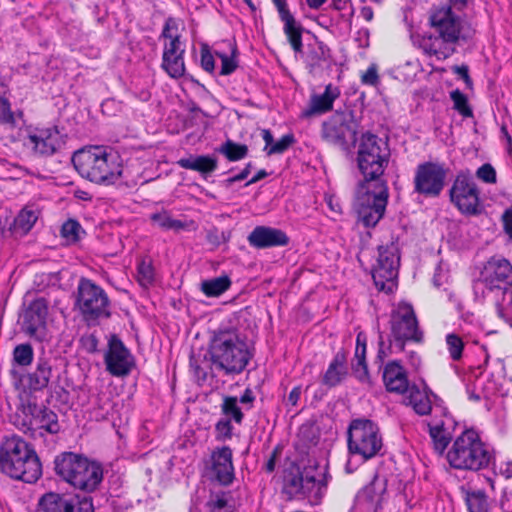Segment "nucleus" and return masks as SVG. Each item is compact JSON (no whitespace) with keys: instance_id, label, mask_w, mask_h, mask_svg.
Returning <instances> with one entry per match:
<instances>
[{"instance_id":"obj_11","label":"nucleus","mask_w":512,"mask_h":512,"mask_svg":"<svg viewBox=\"0 0 512 512\" xmlns=\"http://www.w3.org/2000/svg\"><path fill=\"white\" fill-rule=\"evenodd\" d=\"M389 347L394 344L397 351H404L409 341L421 343L423 332L419 328L416 313L411 303L400 302L390 318ZM391 350V348H389Z\"/></svg>"},{"instance_id":"obj_4","label":"nucleus","mask_w":512,"mask_h":512,"mask_svg":"<svg viewBox=\"0 0 512 512\" xmlns=\"http://www.w3.org/2000/svg\"><path fill=\"white\" fill-rule=\"evenodd\" d=\"M71 161L79 175L92 183L110 186L122 178L121 157L110 146H85L73 153Z\"/></svg>"},{"instance_id":"obj_64","label":"nucleus","mask_w":512,"mask_h":512,"mask_svg":"<svg viewBox=\"0 0 512 512\" xmlns=\"http://www.w3.org/2000/svg\"><path fill=\"white\" fill-rule=\"evenodd\" d=\"M256 397L253 392V390L250 387H247L243 394L238 399V402H240L242 405L246 406V409L249 410L253 407V403L255 401Z\"/></svg>"},{"instance_id":"obj_32","label":"nucleus","mask_w":512,"mask_h":512,"mask_svg":"<svg viewBox=\"0 0 512 512\" xmlns=\"http://www.w3.org/2000/svg\"><path fill=\"white\" fill-rule=\"evenodd\" d=\"M347 352L341 348L334 355L329 366L322 377V384L328 388H334L340 385L348 376Z\"/></svg>"},{"instance_id":"obj_44","label":"nucleus","mask_w":512,"mask_h":512,"mask_svg":"<svg viewBox=\"0 0 512 512\" xmlns=\"http://www.w3.org/2000/svg\"><path fill=\"white\" fill-rule=\"evenodd\" d=\"M465 502L468 512H488L487 495L483 490L467 492Z\"/></svg>"},{"instance_id":"obj_54","label":"nucleus","mask_w":512,"mask_h":512,"mask_svg":"<svg viewBox=\"0 0 512 512\" xmlns=\"http://www.w3.org/2000/svg\"><path fill=\"white\" fill-rule=\"evenodd\" d=\"M361 82L364 85L376 87L380 83L378 69L376 64H371L362 74Z\"/></svg>"},{"instance_id":"obj_56","label":"nucleus","mask_w":512,"mask_h":512,"mask_svg":"<svg viewBox=\"0 0 512 512\" xmlns=\"http://www.w3.org/2000/svg\"><path fill=\"white\" fill-rule=\"evenodd\" d=\"M299 435L302 441L309 445H316L318 443L319 437L311 425H302L299 431Z\"/></svg>"},{"instance_id":"obj_23","label":"nucleus","mask_w":512,"mask_h":512,"mask_svg":"<svg viewBox=\"0 0 512 512\" xmlns=\"http://www.w3.org/2000/svg\"><path fill=\"white\" fill-rule=\"evenodd\" d=\"M212 480L222 486H229L235 478L233 451L229 446L217 447L211 453Z\"/></svg>"},{"instance_id":"obj_43","label":"nucleus","mask_w":512,"mask_h":512,"mask_svg":"<svg viewBox=\"0 0 512 512\" xmlns=\"http://www.w3.org/2000/svg\"><path fill=\"white\" fill-rule=\"evenodd\" d=\"M80 233L85 234V231L82 229L81 224L73 218H69L66 220L60 229V235L64 238L67 244H76L80 241L81 236Z\"/></svg>"},{"instance_id":"obj_8","label":"nucleus","mask_w":512,"mask_h":512,"mask_svg":"<svg viewBox=\"0 0 512 512\" xmlns=\"http://www.w3.org/2000/svg\"><path fill=\"white\" fill-rule=\"evenodd\" d=\"M74 308L78 309L82 321L95 327L102 319L112 316L111 300L106 291L93 280L81 277L75 293Z\"/></svg>"},{"instance_id":"obj_5","label":"nucleus","mask_w":512,"mask_h":512,"mask_svg":"<svg viewBox=\"0 0 512 512\" xmlns=\"http://www.w3.org/2000/svg\"><path fill=\"white\" fill-rule=\"evenodd\" d=\"M318 463L301 468L296 462H291L283 471L282 492L288 499H307L311 505L322 502L329 480L328 465L322 473H317Z\"/></svg>"},{"instance_id":"obj_26","label":"nucleus","mask_w":512,"mask_h":512,"mask_svg":"<svg viewBox=\"0 0 512 512\" xmlns=\"http://www.w3.org/2000/svg\"><path fill=\"white\" fill-rule=\"evenodd\" d=\"M49 302L44 297L32 300L23 313V329L31 337L45 330L48 317Z\"/></svg>"},{"instance_id":"obj_22","label":"nucleus","mask_w":512,"mask_h":512,"mask_svg":"<svg viewBox=\"0 0 512 512\" xmlns=\"http://www.w3.org/2000/svg\"><path fill=\"white\" fill-rule=\"evenodd\" d=\"M39 212L24 207L19 211L16 217L11 218L6 216L0 219V230L3 238H21L27 235L36 221L38 220Z\"/></svg>"},{"instance_id":"obj_7","label":"nucleus","mask_w":512,"mask_h":512,"mask_svg":"<svg viewBox=\"0 0 512 512\" xmlns=\"http://www.w3.org/2000/svg\"><path fill=\"white\" fill-rule=\"evenodd\" d=\"M446 459L454 469L476 472L487 468L494 457L486 449L477 431L470 428L456 437Z\"/></svg>"},{"instance_id":"obj_15","label":"nucleus","mask_w":512,"mask_h":512,"mask_svg":"<svg viewBox=\"0 0 512 512\" xmlns=\"http://www.w3.org/2000/svg\"><path fill=\"white\" fill-rule=\"evenodd\" d=\"M449 168L438 161L419 163L414 174V192L427 198H437L446 185Z\"/></svg>"},{"instance_id":"obj_34","label":"nucleus","mask_w":512,"mask_h":512,"mask_svg":"<svg viewBox=\"0 0 512 512\" xmlns=\"http://www.w3.org/2000/svg\"><path fill=\"white\" fill-rule=\"evenodd\" d=\"M177 165L183 169L193 170L200 173L205 179L218 167V159L214 155H192L181 158Z\"/></svg>"},{"instance_id":"obj_27","label":"nucleus","mask_w":512,"mask_h":512,"mask_svg":"<svg viewBox=\"0 0 512 512\" xmlns=\"http://www.w3.org/2000/svg\"><path fill=\"white\" fill-rule=\"evenodd\" d=\"M103 479L104 468L102 463L88 457L71 486L86 494H92L100 489Z\"/></svg>"},{"instance_id":"obj_10","label":"nucleus","mask_w":512,"mask_h":512,"mask_svg":"<svg viewBox=\"0 0 512 512\" xmlns=\"http://www.w3.org/2000/svg\"><path fill=\"white\" fill-rule=\"evenodd\" d=\"M347 445L350 454L359 455L364 461L375 457L383 446L378 425L367 418L351 420L347 430Z\"/></svg>"},{"instance_id":"obj_1","label":"nucleus","mask_w":512,"mask_h":512,"mask_svg":"<svg viewBox=\"0 0 512 512\" xmlns=\"http://www.w3.org/2000/svg\"><path fill=\"white\" fill-rule=\"evenodd\" d=\"M390 156L388 141L370 131L360 135L356 162L363 179L357 184L353 208L366 228L375 227L385 214L389 189L382 176Z\"/></svg>"},{"instance_id":"obj_17","label":"nucleus","mask_w":512,"mask_h":512,"mask_svg":"<svg viewBox=\"0 0 512 512\" xmlns=\"http://www.w3.org/2000/svg\"><path fill=\"white\" fill-rule=\"evenodd\" d=\"M104 363L106 370L117 377L128 375L135 365L134 357L117 334H111L108 338Z\"/></svg>"},{"instance_id":"obj_41","label":"nucleus","mask_w":512,"mask_h":512,"mask_svg":"<svg viewBox=\"0 0 512 512\" xmlns=\"http://www.w3.org/2000/svg\"><path fill=\"white\" fill-rule=\"evenodd\" d=\"M231 53L227 55L224 52L215 51V55L221 59V70L220 75L227 76L231 75L238 68L237 57L239 51L235 41L229 44Z\"/></svg>"},{"instance_id":"obj_53","label":"nucleus","mask_w":512,"mask_h":512,"mask_svg":"<svg viewBox=\"0 0 512 512\" xmlns=\"http://www.w3.org/2000/svg\"><path fill=\"white\" fill-rule=\"evenodd\" d=\"M476 176L487 184H495L497 181L496 170L490 163H485L476 171Z\"/></svg>"},{"instance_id":"obj_25","label":"nucleus","mask_w":512,"mask_h":512,"mask_svg":"<svg viewBox=\"0 0 512 512\" xmlns=\"http://www.w3.org/2000/svg\"><path fill=\"white\" fill-rule=\"evenodd\" d=\"M88 457L82 453L63 451L55 456L53 470L62 481L72 485Z\"/></svg>"},{"instance_id":"obj_14","label":"nucleus","mask_w":512,"mask_h":512,"mask_svg":"<svg viewBox=\"0 0 512 512\" xmlns=\"http://www.w3.org/2000/svg\"><path fill=\"white\" fill-rule=\"evenodd\" d=\"M23 145L35 157L48 158L61 151L66 135L61 134L57 125L25 128Z\"/></svg>"},{"instance_id":"obj_35","label":"nucleus","mask_w":512,"mask_h":512,"mask_svg":"<svg viewBox=\"0 0 512 512\" xmlns=\"http://www.w3.org/2000/svg\"><path fill=\"white\" fill-rule=\"evenodd\" d=\"M52 376V365L44 358H39L36 368L27 376V386L32 391H40L46 388Z\"/></svg>"},{"instance_id":"obj_13","label":"nucleus","mask_w":512,"mask_h":512,"mask_svg":"<svg viewBox=\"0 0 512 512\" xmlns=\"http://www.w3.org/2000/svg\"><path fill=\"white\" fill-rule=\"evenodd\" d=\"M450 202L465 216H478L482 213L480 190L469 170L457 173L449 189Z\"/></svg>"},{"instance_id":"obj_57","label":"nucleus","mask_w":512,"mask_h":512,"mask_svg":"<svg viewBox=\"0 0 512 512\" xmlns=\"http://www.w3.org/2000/svg\"><path fill=\"white\" fill-rule=\"evenodd\" d=\"M81 344H82L83 348L90 354H95L99 351V349H98L99 340H98V337L94 333L82 336Z\"/></svg>"},{"instance_id":"obj_6","label":"nucleus","mask_w":512,"mask_h":512,"mask_svg":"<svg viewBox=\"0 0 512 512\" xmlns=\"http://www.w3.org/2000/svg\"><path fill=\"white\" fill-rule=\"evenodd\" d=\"M0 469L9 477L35 483L42 475V465L34 448L20 437L6 439L0 447Z\"/></svg>"},{"instance_id":"obj_3","label":"nucleus","mask_w":512,"mask_h":512,"mask_svg":"<svg viewBox=\"0 0 512 512\" xmlns=\"http://www.w3.org/2000/svg\"><path fill=\"white\" fill-rule=\"evenodd\" d=\"M208 354L210 366L223 371L225 375L242 373L253 358L245 338H242L239 329L232 325H221L210 332Z\"/></svg>"},{"instance_id":"obj_33","label":"nucleus","mask_w":512,"mask_h":512,"mask_svg":"<svg viewBox=\"0 0 512 512\" xmlns=\"http://www.w3.org/2000/svg\"><path fill=\"white\" fill-rule=\"evenodd\" d=\"M178 20L174 17H168L165 20L159 39H165L162 56H172L175 54H185V48L181 42V35L178 33Z\"/></svg>"},{"instance_id":"obj_21","label":"nucleus","mask_w":512,"mask_h":512,"mask_svg":"<svg viewBox=\"0 0 512 512\" xmlns=\"http://www.w3.org/2000/svg\"><path fill=\"white\" fill-rule=\"evenodd\" d=\"M387 489V477L376 472L371 481L358 491L357 498L372 512H382Z\"/></svg>"},{"instance_id":"obj_18","label":"nucleus","mask_w":512,"mask_h":512,"mask_svg":"<svg viewBox=\"0 0 512 512\" xmlns=\"http://www.w3.org/2000/svg\"><path fill=\"white\" fill-rule=\"evenodd\" d=\"M480 280L490 291L503 288L507 292L512 282L511 262L499 255L490 257L480 272Z\"/></svg>"},{"instance_id":"obj_16","label":"nucleus","mask_w":512,"mask_h":512,"mask_svg":"<svg viewBox=\"0 0 512 512\" xmlns=\"http://www.w3.org/2000/svg\"><path fill=\"white\" fill-rule=\"evenodd\" d=\"M38 506L43 512H95L93 498L79 494L47 492L39 499Z\"/></svg>"},{"instance_id":"obj_58","label":"nucleus","mask_w":512,"mask_h":512,"mask_svg":"<svg viewBox=\"0 0 512 512\" xmlns=\"http://www.w3.org/2000/svg\"><path fill=\"white\" fill-rule=\"evenodd\" d=\"M501 222L503 232L507 235L508 240L512 242V205L502 213Z\"/></svg>"},{"instance_id":"obj_62","label":"nucleus","mask_w":512,"mask_h":512,"mask_svg":"<svg viewBox=\"0 0 512 512\" xmlns=\"http://www.w3.org/2000/svg\"><path fill=\"white\" fill-rule=\"evenodd\" d=\"M281 453H282V447L280 445L275 446L273 451L270 454V457L268 458V460L264 466V470L267 473L274 472L275 467H276L277 458L281 455Z\"/></svg>"},{"instance_id":"obj_40","label":"nucleus","mask_w":512,"mask_h":512,"mask_svg":"<svg viewBox=\"0 0 512 512\" xmlns=\"http://www.w3.org/2000/svg\"><path fill=\"white\" fill-rule=\"evenodd\" d=\"M216 151L224 155L228 161L236 162L244 159L248 155L249 149L246 144L227 139Z\"/></svg>"},{"instance_id":"obj_24","label":"nucleus","mask_w":512,"mask_h":512,"mask_svg":"<svg viewBox=\"0 0 512 512\" xmlns=\"http://www.w3.org/2000/svg\"><path fill=\"white\" fill-rule=\"evenodd\" d=\"M277 8L279 18L283 22V31L287 37V40L293 49L298 54L303 52V41L302 34L304 27L297 21L294 15L290 12L288 3L286 0H272Z\"/></svg>"},{"instance_id":"obj_28","label":"nucleus","mask_w":512,"mask_h":512,"mask_svg":"<svg viewBox=\"0 0 512 512\" xmlns=\"http://www.w3.org/2000/svg\"><path fill=\"white\" fill-rule=\"evenodd\" d=\"M247 239L251 246L258 249L286 246L290 242L284 231L269 226H256Z\"/></svg>"},{"instance_id":"obj_63","label":"nucleus","mask_w":512,"mask_h":512,"mask_svg":"<svg viewBox=\"0 0 512 512\" xmlns=\"http://www.w3.org/2000/svg\"><path fill=\"white\" fill-rule=\"evenodd\" d=\"M137 270L142 279L146 280L148 283H151L154 280V270L151 264H147L145 261H142L138 265Z\"/></svg>"},{"instance_id":"obj_31","label":"nucleus","mask_w":512,"mask_h":512,"mask_svg":"<svg viewBox=\"0 0 512 512\" xmlns=\"http://www.w3.org/2000/svg\"><path fill=\"white\" fill-rule=\"evenodd\" d=\"M25 413L31 415L39 424V428L44 429L46 432L50 434L60 432L61 427L57 414L46 405H38L35 401L28 400Z\"/></svg>"},{"instance_id":"obj_42","label":"nucleus","mask_w":512,"mask_h":512,"mask_svg":"<svg viewBox=\"0 0 512 512\" xmlns=\"http://www.w3.org/2000/svg\"><path fill=\"white\" fill-rule=\"evenodd\" d=\"M429 434L433 442L434 450L442 455L451 442L450 434L445 431L443 424L436 426L429 425Z\"/></svg>"},{"instance_id":"obj_20","label":"nucleus","mask_w":512,"mask_h":512,"mask_svg":"<svg viewBox=\"0 0 512 512\" xmlns=\"http://www.w3.org/2000/svg\"><path fill=\"white\" fill-rule=\"evenodd\" d=\"M304 63L312 75L331 72L333 66L336 65L331 48L317 37H315V44L308 45Z\"/></svg>"},{"instance_id":"obj_30","label":"nucleus","mask_w":512,"mask_h":512,"mask_svg":"<svg viewBox=\"0 0 512 512\" xmlns=\"http://www.w3.org/2000/svg\"><path fill=\"white\" fill-rule=\"evenodd\" d=\"M338 87L328 84L322 94H312L309 105L301 112L302 118L325 114L333 109L334 101L339 97Z\"/></svg>"},{"instance_id":"obj_29","label":"nucleus","mask_w":512,"mask_h":512,"mask_svg":"<svg viewBox=\"0 0 512 512\" xmlns=\"http://www.w3.org/2000/svg\"><path fill=\"white\" fill-rule=\"evenodd\" d=\"M382 378L386 390L390 393L405 394L411 388L407 371L400 361H389L384 366Z\"/></svg>"},{"instance_id":"obj_55","label":"nucleus","mask_w":512,"mask_h":512,"mask_svg":"<svg viewBox=\"0 0 512 512\" xmlns=\"http://www.w3.org/2000/svg\"><path fill=\"white\" fill-rule=\"evenodd\" d=\"M451 70L454 74H457L465 83L467 89L473 88V80L469 74V66L467 64L453 65Z\"/></svg>"},{"instance_id":"obj_46","label":"nucleus","mask_w":512,"mask_h":512,"mask_svg":"<svg viewBox=\"0 0 512 512\" xmlns=\"http://www.w3.org/2000/svg\"><path fill=\"white\" fill-rule=\"evenodd\" d=\"M450 98L453 101V109H455L464 118H472L473 110L468 102V97L459 89L450 92Z\"/></svg>"},{"instance_id":"obj_48","label":"nucleus","mask_w":512,"mask_h":512,"mask_svg":"<svg viewBox=\"0 0 512 512\" xmlns=\"http://www.w3.org/2000/svg\"><path fill=\"white\" fill-rule=\"evenodd\" d=\"M0 125H6L11 128L17 126L14 121V114L11 108V102L5 93L0 92Z\"/></svg>"},{"instance_id":"obj_39","label":"nucleus","mask_w":512,"mask_h":512,"mask_svg":"<svg viewBox=\"0 0 512 512\" xmlns=\"http://www.w3.org/2000/svg\"><path fill=\"white\" fill-rule=\"evenodd\" d=\"M406 396L407 404L412 405L414 411L421 416L430 414L432 410V404L427 395H424L417 385H411V388L407 392Z\"/></svg>"},{"instance_id":"obj_19","label":"nucleus","mask_w":512,"mask_h":512,"mask_svg":"<svg viewBox=\"0 0 512 512\" xmlns=\"http://www.w3.org/2000/svg\"><path fill=\"white\" fill-rule=\"evenodd\" d=\"M220 408L223 417L215 424V439L226 441L233 437L232 422L241 425L245 416L236 396L224 395Z\"/></svg>"},{"instance_id":"obj_2","label":"nucleus","mask_w":512,"mask_h":512,"mask_svg":"<svg viewBox=\"0 0 512 512\" xmlns=\"http://www.w3.org/2000/svg\"><path fill=\"white\" fill-rule=\"evenodd\" d=\"M471 0H449L448 4L433 6L429 11V24L433 33L428 36L429 43H424V50L430 55L448 58L456 52L454 47L447 45L457 44L460 41L468 42L475 35V30L462 24L461 18L452 8L464 10Z\"/></svg>"},{"instance_id":"obj_61","label":"nucleus","mask_w":512,"mask_h":512,"mask_svg":"<svg viewBox=\"0 0 512 512\" xmlns=\"http://www.w3.org/2000/svg\"><path fill=\"white\" fill-rule=\"evenodd\" d=\"M378 345H379V349L377 352V359L381 362H383L384 359L386 357H388L389 355H391L392 353L398 352L393 343H392L391 350L389 349L390 348L389 344L387 346H385L382 332H379Z\"/></svg>"},{"instance_id":"obj_45","label":"nucleus","mask_w":512,"mask_h":512,"mask_svg":"<svg viewBox=\"0 0 512 512\" xmlns=\"http://www.w3.org/2000/svg\"><path fill=\"white\" fill-rule=\"evenodd\" d=\"M208 512H234V508L228 502V493L219 491L212 493L206 503Z\"/></svg>"},{"instance_id":"obj_59","label":"nucleus","mask_w":512,"mask_h":512,"mask_svg":"<svg viewBox=\"0 0 512 512\" xmlns=\"http://www.w3.org/2000/svg\"><path fill=\"white\" fill-rule=\"evenodd\" d=\"M150 219L153 223L157 224L162 229L170 230V222L172 218L167 211H163L161 213H153L150 216Z\"/></svg>"},{"instance_id":"obj_50","label":"nucleus","mask_w":512,"mask_h":512,"mask_svg":"<svg viewBox=\"0 0 512 512\" xmlns=\"http://www.w3.org/2000/svg\"><path fill=\"white\" fill-rule=\"evenodd\" d=\"M295 143L296 138L293 133L285 134L269 148L268 156L283 154Z\"/></svg>"},{"instance_id":"obj_51","label":"nucleus","mask_w":512,"mask_h":512,"mask_svg":"<svg viewBox=\"0 0 512 512\" xmlns=\"http://www.w3.org/2000/svg\"><path fill=\"white\" fill-rule=\"evenodd\" d=\"M351 371L353 376L361 383L366 384L368 387L373 386V381L371 379L368 364H361L357 361L351 362Z\"/></svg>"},{"instance_id":"obj_9","label":"nucleus","mask_w":512,"mask_h":512,"mask_svg":"<svg viewBox=\"0 0 512 512\" xmlns=\"http://www.w3.org/2000/svg\"><path fill=\"white\" fill-rule=\"evenodd\" d=\"M360 127V121L356 118L355 111L345 109L343 111H335L321 125L322 139L336 147H339L347 155L352 153L357 142Z\"/></svg>"},{"instance_id":"obj_37","label":"nucleus","mask_w":512,"mask_h":512,"mask_svg":"<svg viewBox=\"0 0 512 512\" xmlns=\"http://www.w3.org/2000/svg\"><path fill=\"white\" fill-rule=\"evenodd\" d=\"M210 365L211 361L209 360L208 350L205 352L202 350H199L198 352H195L194 350L191 351L189 356V366L199 385L206 382L209 370L215 368Z\"/></svg>"},{"instance_id":"obj_60","label":"nucleus","mask_w":512,"mask_h":512,"mask_svg":"<svg viewBox=\"0 0 512 512\" xmlns=\"http://www.w3.org/2000/svg\"><path fill=\"white\" fill-rule=\"evenodd\" d=\"M378 345H379V349L377 352V359L381 362H383L384 359L386 357H388L389 355H391L392 353L398 352L393 343H392L391 350L389 349L390 348L389 344L387 346H385L382 332H379Z\"/></svg>"},{"instance_id":"obj_36","label":"nucleus","mask_w":512,"mask_h":512,"mask_svg":"<svg viewBox=\"0 0 512 512\" xmlns=\"http://www.w3.org/2000/svg\"><path fill=\"white\" fill-rule=\"evenodd\" d=\"M161 68L172 79H180L182 77H185L186 79H189L191 82L204 87L192 75L186 74L184 54H175L168 57L162 56Z\"/></svg>"},{"instance_id":"obj_52","label":"nucleus","mask_w":512,"mask_h":512,"mask_svg":"<svg viewBox=\"0 0 512 512\" xmlns=\"http://www.w3.org/2000/svg\"><path fill=\"white\" fill-rule=\"evenodd\" d=\"M200 66L201 68L208 72L213 73L215 69V60L211 53L210 47L207 43H202L200 47Z\"/></svg>"},{"instance_id":"obj_49","label":"nucleus","mask_w":512,"mask_h":512,"mask_svg":"<svg viewBox=\"0 0 512 512\" xmlns=\"http://www.w3.org/2000/svg\"><path fill=\"white\" fill-rule=\"evenodd\" d=\"M446 344L451 359L459 361L462 358L464 349V342L461 337L455 333H450L446 336Z\"/></svg>"},{"instance_id":"obj_12","label":"nucleus","mask_w":512,"mask_h":512,"mask_svg":"<svg viewBox=\"0 0 512 512\" xmlns=\"http://www.w3.org/2000/svg\"><path fill=\"white\" fill-rule=\"evenodd\" d=\"M400 266L399 237L391 236L389 243L378 246L377 265L372 270V278L379 291H393L394 280Z\"/></svg>"},{"instance_id":"obj_47","label":"nucleus","mask_w":512,"mask_h":512,"mask_svg":"<svg viewBox=\"0 0 512 512\" xmlns=\"http://www.w3.org/2000/svg\"><path fill=\"white\" fill-rule=\"evenodd\" d=\"M34 352L31 344L17 345L13 350V360L19 366H28L32 363Z\"/></svg>"},{"instance_id":"obj_38","label":"nucleus","mask_w":512,"mask_h":512,"mask_svg":"<svg viewBox=\"0 0 512 512\" xmlns=\"http://www.w3.org/2000/svg\"><path fill=\"white\" fill-rule=\"evenodd\" d=\"M232 281L227 274L203 280L200 290L207 297H219L230 289Z\"/></svg>"}]
</instances>
